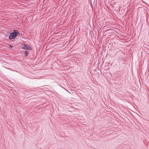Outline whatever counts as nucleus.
I'll use <instances>...</instances> for the list:
<instances>
[{
  "label": "nucleus",
  "instance_id": "f257e3e1",
  "mask_svg": "<svg viewBox=\"0 0 149 149\" xmlns=\"http://www.w3.org/2000/svg\"><path fill=\"white\" fill-rule=\"evenodd\" d=\"M19 34L20 33L17 30L14 29L13 32L10 33L8 38L9 40L15 39L17 36H18Z\"/></svg>",
  "mask_w": 149,
  "mask_h": 149
},
{
  "label": "nucleus",
  "instance_id": "f03ea898",
  "mask_svg": "<svg viewBox=\"0 0 149 149\" xmlns=\"http://www.w3.org/2000/svg\"><path fill=\"white\" fill-rule=\"evenodd\" d=\"M29 48H30L29 46L28 45H24V46L23 47V48L25 49H29Z\"/></svg>",
  "mask_w": 149,
  "mask_h": 149
},
{
  "label": "nucleus",
  "instance_id": "7ed1b4c3",
  "mask_svg": "<svg viewBox=\"0 0 149 149\" xmlns=\"http://www.w3.org/2000/svg\"><path fill=\"white\" fill-rule=\"evenodd\" d=\"M28 52V51L27 50L25 51L24 53L25 54V56H27Z\"/></svg>",
  "mask_w": 149,
  "mask_h": 149
},
{
  "label": "nucleus",
  "instance_id": "20e7f679",
  "mask_svg": "<svg viewBox=\"0 0 149 149\" xmlns=\"http://www.w3.org/2000/svg\"><path fill=\"white\" fill-rule=\"evenodd\" d=\"M9 46L10 47H13V46L12 45H9Z\"/></svg>",
  "mask_w": 149,
  "mask_h": 149
},
{
  "label": "nucleus",
  "instance_id": "39448f33",
  "mask_svg": "<svg viewBox=\"0 0 149 149\" xmlns=\"http://www.w3.org/2000/svg\"><path fill=\"white\" fill-rule=\"evenodd\" d=\"M56 63H55V64H54V65H56Z\"/></svg>",
  "mask_w": 149,
  "mask_h": 149
}]
</instances>
